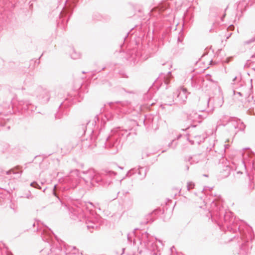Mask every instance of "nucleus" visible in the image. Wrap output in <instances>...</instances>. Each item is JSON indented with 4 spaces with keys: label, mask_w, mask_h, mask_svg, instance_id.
<instances>
[{
    "label": "nucleus",
    "mask_w": 255,
    "mask_h": 255,
    "mask_svg": "<svg viewBox=\"0 0 255 255\" xmlns=\"http://www.w3.org/2000/svg\"><path fill=\"white\" fill-rule=\"evenodd\" d=\"M182 90L184 92H187V89L185 88H184V87H182Z\"/></svg>",
    "instance_id": "f257e3e1"
},
{
    "label": "nucleus",
    "mask_w": 255,
    "mask_h": 255,
    "mask_svg": "<svg viewBox=\"0 0 255 255\" xmlns=\"http://www.w3.org/2000/svg\"><path fill=\"white\" fill-rule=\"evenodd\" d=\"M34 184H35V183H31V185L32 186L35 187V186H34Z\"/></svg>",
    "instance_id": "f03ea898"
},
{
    "label": "nucleus",
    "mask_w": 255,
    "mask_h": 255,
    "mask_svg": "<svg viewBox=\"0 0 255 255\" xmlns=\"http://www.w3.org/2000/svg\"><path fill=\"white\" fill-rule=\"evenodd\" d=\"M8 255H12L11 254H9Z\"/></svg>",
    "instance_id": "7ed1b4c3"
}]
</instances>
